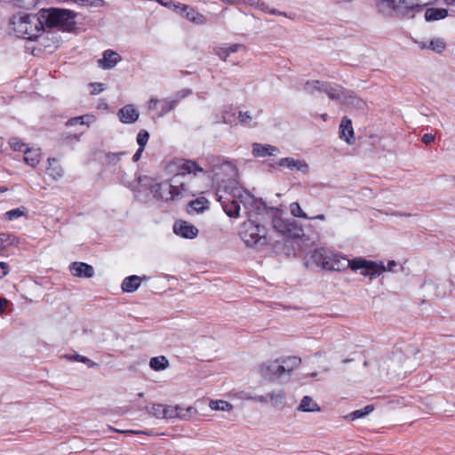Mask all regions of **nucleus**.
I'll list each match as a JSON object with an SVG mask.
<instances>
[{"label": "nucleus", "mask_w": 455, "mask_h": 455, "mask_svg": "<svg viewBox=\"0 0 455 455\" xmlns=\"http://www.w3.org/2000/svg\"><path fill=\"white\" fill-rule=\"evenodd\" d=\"M164 171L172 177L168 182L151 186L154 197L165 202L180 200L199 193L194 181L206 172L196 162L185 158H175L165 164Z\"/></svg>", "instance_id": "nucleus-1"}, {"label": "nucleus", "mask_w": 455, "mask_h": 455, "mask_svg": "<svg viewBox=\"0 0 455 455\" xmlns=\"http://www.w3.org/2000/svg\"><path fill=\"white\" fill-rule=\"evenodd\" d=\"M219 202L226 214L234 219L240 217L241 204L249 215L259 214L265 209L261 199L254 197L242 187L235 188L232 194H219Z\"/></svg>", "instance_id": "nucleus-2"}, {"label": "nucleus", "mask_w": 455, "mask_h": 455, "mask_svg": "<svg viewBox=\"0 0 455 455\" xmlns=\"http://www.w3.org/2000/svg\"><path fill=\"white\" fill-rule=\"evenodd\" d=\"M206 172L204 176L199 178L211 176L213 182L217 185V199L219 200V194L226 195L234 193L235 188H239L237 178V170L235 166L230 162H221L214 164L210 172Z\"/></svg>", "instance_id": "nucleus-3"}, {"label": "nucleus", "mask_w": 455, "mask_h": 455, "mask_svg": "<svg viewBox=\"0 0 455 455\" xmlns=\"http://www.w3.org/2000/svg\"><path fill=\"white\" fill-rule=\"evenodd\" d=\"M10 30L17 37L36 40L43 33L40 13L37 15L19 12L11 17Z\"/></svg>", "instance_id": "nucleus-4"}, {"label": "nucleus", "mask_w": 455, "mask_h": 455, "mask_svg": "<svg viewBox=\"0 0 455 455\" xmlns=\"http://www.w3.org/2000/svg\"><path fill=\"white\" fill-rule=\"evenodd\" d=\"M301 359L297 356H287L267 361L259 366V375L270 381L279 380L291 376L294 369L299 367Z\"/></svg>", "instance_id": "nucleus-5"}, {"label": "nucleus", "mask_w": 455, "mask_h": 455, "mask_svg": "<svg viewBox=\"0 0 455 455\" xmlns=\"http://www.w3.org/2000/svg\"><path fill=\"white\" fill-rule=\"evenodd\" d=\"M238 235L243 243L250 248H264L272 243L266 227L250 219L240 225Z\"/></svg>", "instance_id": "nucleus-6"}, {"label": "nucleus", "mask_w": 455, "mask_h": 455, "mask_svg": "<svg viewBox=\"0 0 455 455\" xmlns=\"http://www.w3.org/2000/svg\"><path fill=\"white\" fill-rule=\"evenodd\" d=\"M435 0H376V8L383 16L408 14L412 11H420Z\"/></svg>", "instance_id": "nucleus-7"}, {"label": "nucleus", "mask_w": 455, "mask_h": 455, "mask_svg": "<svg viewBox=\"0 0 455 455\" xmlns=\"http://www.w3.org/2000/svg\"><path fill=\"white\" fill-rule=\"evenodd\" d=\"M39 13L43 31L46 28L68 31L74 27L76 17L75 12L59 8L41 10Z\"/></svg>", "instance_id": "nucleus-8"}, {"label": "nucleus", "mask_w": 455, "mask_h": 455, "mask_svg": "<svg viewBox=\"0 0 455 455\" xmlns=\"http://www.w3.org/2000/svg\"><path fill=\"white\" fill-rule=\"evenodd\" d=\"M305 91L310 93H313L316 91H323L332 100H344L345 102L351 104H354V101H356L358 106L362 103L359 100L352 96H349V100L347 101L345 92L339 86H329L320 83L319 81L307 82L305 84Z\"/></svg>", "instance_id": "nucleus-9"}, {"label": "nucleus", "mask_w": 455, "mask_h": 455, "mask_svg": "<svg viewBox=\"0 0 455 455\" xmlns=\"http://www.w3.org/2000/svg\"><path fill=\"white\" fill-rule=\"evenodd\" d=\"M351 270H361V275L369 276L370 279H374L385 272L386 268L381 262L377 263L362 257H356L351 259Z\"/></svg>", "instance_id": "nucleus-10"}, {"label": "nucleus", "mask_w": 455, "mask_h": 455, "mask_svg": "<svg viewBox=\"0 0 455 455\" xmlns=\"http://www.w3.org/2000/svg\"><path fill=\"white\" fill-rule=\"evenodd\" d=\"M13 149L22 151L24 153V162L31 167H36L40 160V148H28L27 144H13Z\"/></svg>", "instance_id": "nucleus-11"}, {"label": "nucleus", "mask_w": 455, "mask_h": 455, "mask_svg": "<svg viewBox=\"0 0 455 455\" xmlns=\"http://www.w3.org/2000/svg\"><path fill=\"white\" fill-rule=\"evenodd\" d=\"M347 268L351 269V259H347L341 254L331 251L329 263L325 266V269L331 271H344Z\"/></svg>", "instance_id": "nucleus-12"}, {"label": "nucleus", "mask_w": 455, "mask_h": 455, "mask_svg": "<svg viewBox=\"0 0 455 455\" xmlns=\"http://www.w3.org/2000/svg\"><path fill=\"white\" fill-rule=\"evenodd\" d=\"M173 6L174 12L178 14H183L184 12H187V20L196 25H203L206 22V18L203 14L197 12L195 9L187 4H173Z\"/></svg>", "instance_id": "nucleus-13"}, {"label": "nucleus", "mask_w": 455, "mask_h": 455, "mask_svg": "<svg viewBox=\"0 0 455 455\" xmlns=\"http://www.w3.org/2000/svg\"><path fill=\"white\" fill-rule=\"evenodd\" d=\"M173 232L181 237L193 239L197 235L198 229L187 221L178 220L173 225Z\"/></svg>", "instance_id": "nucleus-14"}, {"label": "nucleus", "mask_w": 455, "mask_h": 455, "mask_svg": "<svg viewBox=\"0 0 455 455\" xmlns=\"http://www.w3.org/2000/svg\"><path fill=\"white\" fill-rule=\"evenodd\" d=\"M122 58L119 53L113 50H106L102 54V58L98 60V66L102 69H112L114 68L120 61Z\"/></svg>", "instance_id": "nucleus-15"}, {"label": "nucleus", "mask_w": 455, "mask_h": 455, "mask_svg": "<svg viewBox=\"0 0 455 455\" xmlns=\"http://www.w3.org/2000/svg\"><path fill=\"white\" fill-rule=\"evenodd\" d=\"M117 116L124 124H132L138 120L140 112L134 105L127 104L119 109Z\"/></svg>", "instance_id": "nucleus-16"}, {"label": "nucleus", "mask_w": 455, "mask_h": 455, "mask_svg": "<svg viewBox=\"0 0 455 455\" xmlns=\"http://www.w3.org/2000/svg\"><path fill=\"white\" fill-rule=\"evenodd\" d=\"M278 164L283 167H287L292 172H300L302 173H307L308 172V165L303 160L284 157L279 160Z\"/></svg>", "instance_id": "nucleus-17"}, {"label": "nucleus", "mask_w": 455, "mask_h": 455, "mask_svg": "<svg viewBox=\"0 0 455 455\" xmlns=\"http://www.w3.org/2000/svg\"><path fill=\"white\" fill-rule=\"evenodd\" d=\"M418 44L421 50H431L436 53H442L446 49V43L441 37H434L428 41H420Z\"/></svg>", "instance_id": "nucleus-18"}, {"label": "nucleus", "mask_w": 455, "mask_h": 455, "mask_svg": "<svg viewBox=\"0 0 455 455\" xmlns=\"http://www.w3.org/2000/svg\"><path fill=\"white\" fill-rule=\"evenodd\" d=\"M74 276L90 278L94 275V269L91 265L84 262H74L69 267Z\"/></svg>", "instance_id": "nucleus-19"}, {"label": "nucleus", "mask_w": 455, "mask_h": 455, "mask_svg": "<svg viewBox=\"0 0 455 455\" xmlns=\"http://www.w3.org/2000/svg\"><path fill=\"white\" fill-rule=\"evenodd\" d=\"M260 111H240L238 113L237 120L239 124L245 127H254L257 124V120L259 116Z\"/></svg>", "instance_id": "nucleus-20"}, {"label": "nucleus", "mask_w": 455, "mask_h": 455, "mask_svg": "<svg viewBox=\"0 0 455 455\" xmlns=\"http://www.w3.org/2000/svg\"><path fill=\"white\" fill-rule=\"evenodd\" d=\"M244 46L240 44H222L216 46L214 48V53L220 58L222 60H226L227 58L233 52H236L242 49H243Z\"/></svg>", "instance_id": "nucleus-21"}, {"label": "nucleus", "mask_w": 455, "mask_h": 455, "mask_svg": "<svg viewBox=\"0 0 455 455\" xmlns=\"http://www.w3.org/2000/svg\"><path fill=\"white\" fill-rule=\"evenodd\" d=\"M146 279V276H139V275H130L124 279L121 288L124 292H133L135 291L140 285V282Z\"/></svg>", "instance_id": "nucleus-22"}, {"label": "nucleus", "mask_w": 455, "mask_h": 455, "mask_svg": "<svg viewBox=\"0 0 455 455\" xmlns=\"http://www.w3.org/2000/svg\"><path fill=\"white\" fill-rule=\"evenodd\" d=\"M330 255V251L324 248H318L313 251L311 258L317 266H320L325 269V266H327L329 263Z\"/></svg>", "instance_id": "nucleus-23"}, {"label": "nucleus", "mask_w": 455, "mask_h": 455, "mask_svg": "<svg viewBox=\"0 0 455 455\" xmlns=\"http://www.w3.org/2000/svg\"><path fill=\"white\" fill-rule=\"evenodd\" d=\"M253 145H254V148H253L252 153L255 156H258V157L275 156L279 152V150L276 147L271 146L270 144H267V146L265 144H253Z\"/></svg>", "instance_id": "nucleus-24"}, {"label": "nucleus", "mask_w": 455, "mask_h": 455, "mask_svg": "<svg viewBox=\"0 0 455 455\" xmlns=\"http://www.w3.org/2000/svg\"><path fill=\"white\" fill-rule=\"evenodd\" d=\"M94 120H95V118L93 116L86 115V116L74 117V118L68 120L67 123V125H68V126L79 125L78 132L83 133L85 131L88 124L94 122Z\"/></svg>", "instance_id": "nucleus-25"}, {"label": "nucleus", "mask_w": 455, "mask_h": 455, "mask_svg": "<svg viewBox=\"0 0 455 455\" xmlns=\"http://www.w3.org/2000/svg\"><path fill=\"white\" fill-rule=\"evenodd\" d=\"M47 174L53 180H57L63 176V169L54 157L48 158Z\"/></svg>", "instance_id": "nucleus-26"}, {"label": "nucleus", "mask_w": 455, "mask_h": 455, "mask_svg": "<svg viewBox=\"0 0 455 455\" xmlns=\"http://www.w3.org/2000/svg\"><path fill=\"white\" fill-rule=\"evenodd\" d=\"M424 16L427 21L440 20L448 16V11L445 8H428Z\"/></svg>", "instance_id": "nucleus-27"}, {"label": "nucleus", "mask_w": 455, "mask_h": 455, "mask_svg": "<svg viewBox=\"0 0 455 455\" xmlns=\"http://www.w3.org/2000/svg\"><path fill=\"white\" fill-rule=\"evenodd\" d=\"M354 130L352 126V123L349 119H342L339 125V137L341 140L346 142H349V140L353 138Z\"/></svg>", "instance_id": "nucleus-28"}, {"label": "nucleus", "mask_w": 455, "mask_h": 455, "mask_svg": "<svg viewBox=\"0 0 455 455\" xmlns=\"http://www.w3.org/2000/svg\"><path fill=\"white\" fill-rule=\"evenodd\" d=\"M298 410L300 411L305 412H313V411H320V407L316 403L314 402V400L308 396L305 395L301 402L299 406L298 407Z\"/></svg>", "instance_id": "nucleus-29"}, {"label": "nucleus", "mask_w": 455, "mask_h": 455, "mask_svg": "<svg viewBox=\"0 0 455 455\" xmlns=\"http://www.w3.org/2000/svg\"><path fill=\"white\" fill-rule=\"evenodd\" d=\"M265 396H267L268 402L275 407H282L285 402V393L283 390H277L271 392Z\"/></svg>", "instance_id": "nucleus-30"}, {"label": "nucleus", "mask_w": 455, "mask_h": 455, "mask_svg": "<svg viewBox=\"0 0 455 455\" xmlns=\"http://www.w3.org/2000/svg\"><path fill=\"white\" fill-rule=\"evenodd\" d=\"M209 201L204 196H199L195 200H192L188 205L189 207L196 212L197 213L203 212L209 209Z\"/></svg>", "instance_id": "nucleus-31"}, {"label": "nucleus", "mask_w": 455, "mask_h": 455, "mask_svg": "<svg viewBox=\"0 0 455 455\" xmlns=\"http://www.w3.org/2000/svg\"><path fill=\"white\" fill-rule=\"evenodd\" d=\"M304 235V230L296 220H291L290 227L286 232V238H300Z\"/></svg>", "instance_id": "nucleus-32"}, {"label": "nucleus", "mask_w": 455, "mask_h": 455, "mask_svg": "<svg viewBox=\"0 0 455 455\" xmlns=\"http://www.w3.org/2000/svg\"><path fill=\"white\" fill-rule=\"evenodd\" d=\"M169 365L167 358L164 355L156 356L150 359L149 366L154 371H163Z\"/></svg>", "instance_id": "nucleus-33"}, {"label": "nucleus", "mask_w": 455, "mask_h": 455, "mask_svg": "<svg viewBox=\"0 0 455 455\" xmlns=\"http://www.w3.org/2000/svg\"><path fill=\"white\" fill-rule=\"evenodd\" d=\"M291 220H284L282 218L275 217L273 219V228L278 233L285 236L286 232L290 227Z\"/></svg>", "instance_id": "nucleus-34"}, {"label": "nucleus", "mask_w": 455, "mask_h": 455, "mask_svg": "<svg viewBox=\"0 0 455 455\" xmlns=\"http://www.w3.org/2000/svg\"><path fill=\"white\" fill-rule=\"evenodd\" d=\"M165 417L164 419L184 418L186 413L184 409L180 406H166L164 411Z\"/></svg>", "instance_id": "nucleus-35"}, {"label": "nucleus", "mask_w": 455, "mask_h": 455, "mask_svg": "<svg viewBox=\"0 0 455 455\" xmlns=\"http://www.w3.org/2000/svg\"><path fill=\"white\" fill-rule=\"evenodd\" d=\"M209 407L212 411H229L233 409V405L224 400H211L209 403Z\"/></svg>", "instance_id": "nucleus-36"}, {"label": "nucleus", "mask_w": 455, "mask_h": 455, "mask_svg": "<svg viewBox=\"0 0 455 455\" xmlns=\"http://www.w3.org/2000/svg\"><path fill=\"white\" fill-rule=\"evenodd\" d=\"M176 106L175 100H160L159 110L157 111L158 116H163Z\"/></svg>", "instance_id": "nucleus-37"}, {"label": "nucleus", "mask_w": 455, "mask_h": 455, "mask_svg": "<svg viewBox=\"0 0 455 455\" xmlns=\"http://www.w3.org/2000/svg\"><path fill=\"white\" fill-rule=\"evenodd\" d=\"M373 411V407L371 405H367L363 409L355 410L349 413L347 417L351 420H355L357 419H361L368 415L370 412Z\"/></svg>", "instance_id": "nucleus-38"}, {"label": "nucleus", "mask_w": 455, "mask_h": 455, "mask_svg": "<svg viewBox=\"0 0 455 455\" xmlns=\"http://www.w3.org/2000/svg\"><path fill=\"white\" fill-rule=\"evenodd\" d=\"M237 117L232 108H227L221 112V121L225 124H235Z\"/></svg>", "instance_id": "nucleus-39"}, {"label": "nucleus", "mask_w": 455, "mask_h": 455, "mask_svg": "<svg viewBox=\"0 0 455 455\" xmlns=\"http://www.w3.org/2000/svg\"><path fill=\"white\" fill-rule=\"evenodd\" d=\"M16 238L10 234L0 233V252L6 247L12 245L15 243Z\"/></svg>", "instance_id": "nucleus-40"}, {"label": "nucleus", "mask_w": 455, "mask_h": 455, "mask_svg": "<svg viewBox=\"0 0 455 455\" xmlns=\"http://www.w3.org/2000/svg\"><path fill=\"white\" fill-rule=\"evenodd\" d=\"M238 397L240 399L243 400H251L257 403H266L268 402L267 396H262V395H251L247 392H240L238 395Z\"/></svg>", "instance_id": "nucleus-41"}, {"label": "nucleus", "mask_w": 455, "mask_h": 455, "mask_svg": "<svg viewBox=\"0 0 455 455\" xmlns=\"http://www.w3.org/2000/svg\"><path fill=\"white\" fill-rule=\"evenodd\" d=\"M290 211L293 217L296 218H302V219H308V216L306 214V212L301 209L299 203H291L290 204Z\"/></svg>", "instance_id": "nucleus-42"}, {"label": "nucleus", "mask_w": 455, "mask_h": 455, "mask_svg": "<svg viewBox=\"0 0 455 455\" xmlns=\"http://www.w3.org/2000/svg\"><path fill=\"white\" fill-rule=\"evenodd\" d=\"M66 357L69 360H75L83 363L86 364L89 368H94L98 365L95 362L81 355H66Z\"/></svg>", "instance_id": "nucleus-43"}, {"label": "nucleus", "mask_w": 455, "mask_h": 455, "mask_svg": "<svg viewBox=\"0 0 455 455\" xmlns=\"http://www.w3.org/2000/svg\"><path fill=\"white\" fill-rule=\"evenodd\" d=\"M24 215H25V208L24 207L12 209L4 213V217L8 220H14L21 216H24Z\"/></svg>", "instance_id": "nucleus-44"}, {"label": "nucleus", "mask_w": 455, "mask_h": 455, "mask_svg": "<svg viewBox=\"0 0 455 455\" xmlns=\"http://www.w3.org/2000/svg\"><path fill=\"white\" fill-rule=\"evenodd\" d=\"M165 405L164 404H153L149 410V413L158 419H164L165 417L164 414Z\"/></svg>", "instance_id": "nucleus-45"}, {"label": "nucleus", "mask_w": 455, "mask_h": 455, "mask_svg": "<svg viewBox=\"0 0 455 455\" xmlns=\"http://www.w3.org/2000/svg\"><path fill=\"white\" fill-rule=\"evenodd\" d=\"M15 4L21 8L30 9L36 5L37 0H12Z\"/></svg>", "instance_id": "nucleus-46"}, {"label": "nucleus", "mask_w": 455, "mask_h": 455, "mask_svg": "<svg viewBox=\"0 0 455 455\" xmlns=\"http://www.w3.org/2000/svg\"><path fill=\"white\" fill-rule=\"evenodd\" d=\"M83 5H91L95 7H100L103 6L104 1L103 0H78V3Z\"/></svg>", "instance_id": "nucleus-47"}, {"label": "nucleus", "mask_w": 455, "mask_h": 455, "mask_svg": "<svg viewBox=\"0 0 455 455\" xmlns=\"http://www.w3.org/2000/svg\"><path fill=\"white\" fill-rule=\"evenodd\" d=\"M160 105V100L152 98L148 102V108L149 111H158Z\"/></svg>", "instance_id": "nucleus-48"}, {"label": "nucleus", "mask_w": 455, "mask_h": 455, "mask_svg": "<svg viewBox=\"0 0 455 455\" xmlns=\"http://www.w3.org/2000/svg\"><path fill=\"white\" fill-rule=\"evenodd\" d=\"M92 89L91 92L93 95L99 94L104 91V84L101 83H92L90 84Z\"/></svg>", "instance_id": "nucleus-49"}, {"label": "nucleus", "mask_w": 455, "mask_h": 455, "mask_svg": "<svg viewBox=\"0 0 455 455\" xmlns=\"http://www.w3.org/2000/svg\"><path fill=\"white\" fill-rule=\"evenodd\" d=\"M10 272V266L6 262L0 261V278L6 276Z\"/></svg>", "instance_id": "nucleus-50"}, {"label": "nucleus", "mask_w": 455, "mask_h": 455, "mask_svg": "<svg viewBox=\"0 0 455 455\" xmlns=\"http://www.w3.org/2000/svg\"><path fill=\"white\" fill-rule=\"evenodd\" d=\"M149 139V133L146 131H140L137 136V142H147Z\"/></svg>", "instance_id": "nucleus-51"}, {"label": "nucleus", "mask_w": 455, "mask_h": 455, "mask_svg": "<svg viewBox=\"0 0 455 455\" xmlns=\"http://www.w3.org/2000/svg\"><path fill=\"white\" fill-rule=\"evenodd\" d=\"M145 145L146 144H140V148L137 149V151L135 152V154L132 156L133 162H138L140 159L141 154L145 148Z\"/></svg>", "instance_id": "nucleus-52"}, {"label": "nucleus", "mask_w": 455, "mask_h": 455, "mask_svg": "<svg viewBox=\"0 0 455 455\" xmlns=\"http://www.w3.org/2000/svg\"><path fill=\"white\" fill-rule=\"evenodd\" d=\"M157 2L160 4H162L163 6H165L167 8L172 9L174 11L173 4H175L172 1H171V0H157Z\"/></svg>", "instance_id": "nucleus-53"}, {"label": "nucleus", "mask_w": 455, "mask_h": 455, "mask_svg": "<svg viewBox=\"0 0 455 455\" xmlns=\"http://www.w3.org/2000/svg\"><path fill=\"white\" fill-rule=\"evenodd\" d=\"M435 140V137L432 133H426L422 137V142H433Z\"/></svg>", "instance_id": "nucleus-54"}, {"label": "nucleus", "mask_w": 455, "mask_h": 455, "mask_svg": "<svg viewBox=\"0 0 455 455\" xmlns=\"http://www.w3.org/2000/svg\"><path fill=\"white\" fill-rule=\"evenodd\" d=\"M249 1V4L252 6H256V7H259L260 9H264V6H265V4L264 3H259V0H248Z\"/></svg>", "instance_id": "nucleus-55"}, {"label": "nucleus", "mask_w": 455, "mask_h": 455, "mask_svg": "<svg viewBox=\"0 0 455 455\" xmlns=\"http://www.w3.org/2000/svg\"><path fill=\"white\" fill-rule=\"evenodd\" d=\"M112 430L118 432V433L133 434V435H138V434L143 433L142 431H137V430H118V429H115V428H112Z\"/></svg>", "instance_id": "nucleus-56"}, {"label": "nucleus", "mask_w": 455, "mask_h": 455, "mask_svg": "<svg viewBox=\"0 0 455 455\" xmlns=\"http://www.w3.org/2000/svg\"><path fill=\"white\" fill-rule=\"evenodd\" d=\"M7 305V299L0 298V315L4 311Z\"/></svg>", "instance_id": "nucleus-57"}, {"label": "nucleus", "mask_w": 455, "mask_h": 455, "mask_svg": "<svg viewBox=\"0 0 455 455\" xmlns=\"http://www.w3.org/2000/svg\"><path fill=\"white\" fill-rule=\"evenodd\" d=\"M396 267V262L395 260H390L387 267H385L386 271H394V267Z\"/></svg>", "instance_id": "nucleus-58"}, {"label": "nucleus", "mask_w": 455, "mask_h": 455, "mask_svg": "<svg viewBox=\"0 0 455 455\" xmlns=\"http://www.w3.org/2000/svg\"><path fill=\"white\" fill-rule=\"evenodd\" d=\"M308 219L310 220H326V217L324 214H318V215H315V216H313V217H308Z\"/></svg>", "instance_id": "nucleus-59"}, {"label": "nucleus", "mask_w": 455, "mask_h": 455, "mask_svg": "<svg viewBox=\"0 0 455 455\" xmlns=\"http://www.w3.org/2000/svg\"><path fill=\"white\" fill-rule=\"evenodd\" d=\"M443 2H444L447 5H453V6H455V0H443Z\"/></svg>", "instance_id": "nucleus-60"}, {"label": "nucleus", "mask_w": 455, "mask_h": 455, "mask_svg": "<svg viewBox=\"0 0 455 455\" xmlns=\"http://www.w3.org/2000/svg\"><path fill=\"white\" fill-rule=\"evenodd\" d=\"M5 191H7V188H4V187H0V193H4V192H5Z\"/></svg>", "instance_id": "nucleus-61"}, {"label": "nucleus", "mask_w": 455, "mask_h": 455, "mask_svg": "<svg viewBox=\"0 0 455 455\" xmlns=\"http://www.w3.org/2000/svg\"><path fill=\"white\" fill-rule=\"evenodd\" d=\"M180 15L184 17L185 19H187V12H184L183 14H180Z\"/></svg>", "instance_id": "nucleus-62"}, {"label": "nucleus", "mask_w": 455, "mask_h": 455, "mask_svg": "<svg viewBox=\"0 0 455 455\" xmlns=\"http://www.w3.org/2000/svg\"><path fill=\"white\" fill-rule=\"evenodd\" d=\"M400 215H401V216H405V217H409V216H411V214H410V213H404V214H400Z\"/></svg>", "instance_id": "nucleus-63"}, {"label": "nucleus", "mask_w": 455, "mask_h": 455, "mask_svg": "<svg viewBox=\"0 0 455 455\" xmlns=\"http://www.w3.org/2000/svg\"><path fill=\"white\" fill-rule=\"evenodd\" d=\"M316 375H317V373H316V372H313V373H311V376H312V377H315Z\"/></svg>", "instance_id": "nucleus-64"}]
</instances>
